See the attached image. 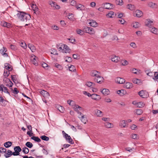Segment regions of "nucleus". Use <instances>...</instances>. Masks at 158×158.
Returning <instances> with one entry per match:
<instances>
[{
	"mask_svg": "<svg viewBox=\"0 0 158 158\" xmlns=\"http://www.w3.org/2000/svg\"><path fill=\"white\" fill-rule=\"evenodd\" d=\"M6 51V48L3 47V48L0 50V53L5 56L7 57L8 56L7 53L5 52Z\"/></svg>",
	"mask_w": 158,
	"mask_h": 158,
	"instance_id": "15",
	"label": "nucleus"
},
{
	"mask_svg": "<svg viewBox=\"0 0 158 158\" xmlns=\"http://www.w3.org/2000/svg\"><path fill=\"white\" fill-rule=\"evenodd\" d=\"M138 94L142 98H145V93L144 91L143 90H141L138 93Z\"/></svg>",
	"mask_w": 158,
	"mask_h": 158,
	"instance_id": "35",
	"label": "nucleus"
},
{
	"mask_svg": "<svg viewBox=\"0 0 158 158\" xmlns=\"http://www.w3.org/2000/svg\"><path fill=\"white\" fill-rule=\"evenodd\" d=\"M119 58L118 56H114L111 58V60L112 61L116 63L119 61Z\"/></svg>",
	"mask_w": 158,
	"mask_h": 158,
	"instance_id": "28",
	"label": "nucleus"
},
{
	"mask_svg": "<svg viewBox=\"0 0 158 158\" xmlns=\"http://www.w3.org/2000/svg\"><path fill=\"white\" fill-rule=\"evenodd\" d=\"M1 26L7 28H10L11 27V24L10 23H7L4 21L1 22Z\"/></svg>",
	"mask_w": 158,
	"mask_h": 158,
	"instance_id": "10",
	"label": "nucleus"
},
{
	"mask_svg": "<svg viewBox=\"0 0 158 158\" xmlns=\"http://www.w3.org/2000/svg\"><path fill=\"white\" fill-rule=\"evenodd\" d=\"M18 12L19 13L17 14V15L22 21H27L31 18V15H30L27 14L24 12Z\"/></svg>",
	"mask_w": 158,
	"mask_h": 158,
	"instance_id": "1",
	"label": "nucleus"
},
{
	"mask_svg": "<svg viewBox=\"0 0 158 158\" xmlns=\"http://www.w3.org/2000/svg\"><path fill=\"white\" fill-rule=\"evenodd\" d=\"M143 13L139 10H137L134 13V15L138 17H140L142 16Z\"/></svg>",
	"mask_w": 158,
	"mask_h": 158,
	"instance_id": "9",
	"label": "nucleus"
},
{
	"mask_svg": "<svg viewBox=\"0 0 158 158\" xmlns=\"http://www.w3.org/2000/svg\"><path fill=\"white\" fill-rule=\"evenodd\" d=\"M122 64L123 65H126L128 64V62L126 60H124L122 61Z\"/></svg>",
	"mask_w": 158,
	"mask_h": 158,
	"instance_id": "62",
	"label": "nucleus"
},
{
	"mask_svg": "<svg viewBox=\"0 0 158 158\" xmlns=\"http://www.w3.org/2000/svg\"><path fill=\"white\" fill-rule=\"evenodd\" d=\"M119 125L121 127H125L127 125V123L125 120H121L120 122Z\"/></svg>",
	"mask_w": 158,
	"mask_h": 158,
	"instance_id": "23",
	"label": "nucleus"
},
{
	"mask_svg": "<svg viewBox=\"0 0 158 158\" xmlns=\"http://www.w3.org/2000/svg\"><path fill=\"white\" fill-rule=\"evenodd\" d=\"M102 93L105 95H108L109 94L110 91L108 89H104L101 90Z\"/></svg>",
	"mask_w": 158,
	"mask_h": 158,
	"instance_id": "20",
	"label": "nucleus"
},
{
	"mask_svg": "<svg viewBox=\"0 0 158 158\" xmlns=\"http://www.w3.org/2000/svg\"><path fill=\"white\" fill-rule=\"evenodd\" d=\"M73 58L74 59H77L79 58V56L78 54H73Z\"/></svg>",
	"mask_w": 158,
	"mask_h": 158,
	"instance_id": "63",
	"label": "nucleus"
},
{
	"mask_svg": "<svg viewBox=\"0 0 158 158\" xmlns=\"http://www.w3.org/2000/svg\"><path fill=\"white\" fill-rule=\"evenodd\" d=\"M81 121L84 124L86 123V122L87 121V118L86 117H85L84 115H81Z\"/></svg>",
	"mask_w": 158,
	"mask_h": 158,
	"instance_id": "37",
	"label": "nucleus"
},
{
	"mask_svg": "<svg viewBox=\"0 0 158 158\" xmlns=\"http://www.w3.org/2000/svg\"><path fill=\"white\" fill-rule=\"evenodd\" d=\"M100 72L96 70H93L91 71L90 75L92 76H95V77H97L98 75H99Z\"/></svg>",
	"mask_w": 158,
	"mask_h": 158,
	"instance_id": "18",
	"label": "nucleus"
},
{
	"mask_svg": "<svg viewBox=\"0 0 158 158\" xmlns=\"http://www.w3.org/2000/svg\"><path fill=\"white\" fill-rule=\"evenodd\" d=\"M140 24L138 22H136L133 23V27L135 28H137L139 27Z\"/></svg>",
	"mask_w": 158,
	"mask_h": 158,
	"instance_id": "53",
	"label": "nucleus"
},
{
	"mask_svg": "<svg viewBox=\"0 0 158 158\" xmlns=\"http://www.w3.org/2000/svg\"><path fill=\"white\" fill-rule=\"evenodd\" d=\"M94 81L98 83L101 84L103 82L104 79L101 76L98 75L97 77L94 78Z\"/></svg>",
	"mask_w": 158,
	"mask_h": 158,
	"instance_id": "4",
	"label": "nucleus"
},
{
	"mask_svg": "<svg viewBox=\"0 0 158 158\" xmlns=\"http://www.w3.org/2000/svg\"><path fill=\"white\" fill-rule=\"evenodd\" d=\"M137 106L139 108H142L145 105V104L141 102H139L138 103H137Z\"/></svg>",
	"mask_w": 158,
	"mask_h": 158,
	"instance_id": "41",
	"label": "nucleus"
},
{
	"mask_svg": "<svg viewBox=\"0 0 158 158\" xmlns=\"http://www.w3.org/2000/svg\"><path fill=\"white\" fill-rule=\"evenodd\" d=\"M15 152H13V156H16L19 155V152L21 151L22 149L19 146H15L14 148Z\"/></svg>",
	"mask_w": 158,
	"mask_h": 158,
	"instance_id": "2",
	"label": "nucleus"
},
{
	"mask_svg": "<svg viewBox=\"0 0 158 158\" xmlns=\"http://www.w3.org/2000/svg\"><path fill=\"white\" fill-rule=\"evenodd\" d=\"M78 109L80 110L82 109V108L78 106H76V107H75V111H76L78 114H79L80 115H81V114H82L81 112L79 111Z\"/></svg>",
	"mask_w": 158,
	"mask_h": 158,
	"instance_id": "30",
	"label": "nucleus"
},
{
	"mask_svg": "<svg viewBox=\"0 0 158 158\" xmlns=\"http://www.w3.org/2000/svg\"><path fill=\"white\" fill-rule=\"evenodd\" d=\"M114 7V5L111 3H106L104 4L103 8L107 9H111Z\"/></svg>",
	"mask_w": 158,
	"mask_h": 158,
	"instance_id": "6",
	"label": "nucleus"
},
{
	"mask_svg": "<svg viewBox=\"0 0 158 158\" xmlns=\"http://www.w3.org/2000/svg\"><path fill=\"white\" fill-rule=\"evenodd\" d=\"M115 81L118 84H123L125 82V80L123 78L118 77L115 80Z\"/></svg>",
	"mask_w": 158,
	"mask_h": 158,
	"instance_id": "12",
	"label": "nucleus"
},
{
	"mask_svg": "<svg viewBox=\"0 0 158 158\" xmlns=\"http://www.w3.org/2000/svg\"><path fill=\"white\" fill-rule=\"evenodd\" d=\"M31 7L34 11H36L38 9V8L35 4H32Z\"/></svg>",
	"mask_w": 158,
	"mask_h": 158,
	"instance_id": "51",
	"label": "nucleus"
},
{
	"mask_svg": "<svg viewBox=\"0 0 158 158\" xmlns=\"http://www.w3.org/2000/svg\"><path fill=\"white\" fill-rule=\"evenodd\" d=\"M52 52H51V54H53L54 55H58V53L57 52V51L55 49H51Z\"/></svg>",
	"mask_w": 158,
	"mask_h": 158,
	"instance_id": "55",
	"label": "nucleus"
},
{
	"mask_svg": "<svg viewBox=\"0 0 158 158\" xmlns=\"http://www.w3.org/2000/svg\"><path fill=\"white\" fill-rule=\"evenodd\" d=\"M8 89H7V88L6 87H5L4 86V87L3 88V90L2 91V93L3 92H4V93L8 94L9 95H10V93L8 92Z\"/></svg>",
	"mask_w": 158,
	"mask_h": 158,
	"instance_id": "48",
	"label": "nucleus"
},
{
	"mask_svg": "<svg viewBox=\"0 0 158 158\" xmlns=\"http://www.w3.org/2000/svg\"><path fill=\"white\" fill-rule=\"evenodd\" d=\"M125 86L127 88L130 89L132 87V84L131 83L127 82L125 84Z\"/></svg>",
	"mask_w": 158,
	"mask_h": 158,
	"instance_id": "33",
	"label": "nucleus"
},
{
	"mask_svg": "<svg viewBox=\"0 0 158 158\" xmlns=\"http://www.w3.org/2000/svg\"><path fill=\"white\" fill-rule=\"evenodd\" d=\"M12 144V143L10 141H8L4 143V146L6 148H8L10 147Z\"/></svg>",
	"mask_w": 158,
	"mask_h": 158,
	"instance_id": "31",
	"label": "nucleus"
},
{
	"mask_svg": "<svg viewBox=\"0 0 158 158\" xmlns=\"http://www.w3.org/2000/svg\"><path fill=\"white\" fill-rule=\"evenodd\" d=\"M154 77L153 78V79L155 80H156L158 79V72H155L154 73Z\"/></svg>",
	"mask_w": 158,
	"mask_h": 158,
	"instance_id": "49",
	"label": "nucleus"
},
{
	"mask_svg": "<svg viewBox=\"0 0 158 158\" xmlns=\"http://www.w3.org/2000/svg\"><path fill=\"white\" fill-rule=\"evenodd\" d=\"M56 107L60 112L62 113H63L64 112V108L62 106L57 105L56 106Z\"/></svg>",
	"mask_w": 158,
	"mask_h": 158,
	"instance_id": "22",
	"label": "nucleus"
},
{
	"mask_svg": "<svg viewBox=\"0 0 158 158\" xmlns=\"http://www.w3.org/2000/svg\"><path fill=\"white\" fill-rule=\"evenodd\" d=\"M10 48L13 50H15L17 49L16 46L15 45L11 44L10 46Z\"/></svg>",
	"mask_w": 158,
	"mask_h": 158,
	"instance_id": "61",
	"label": "nucleus"
},
{
	"mask_svg": "<svg viewBox=\"0 0 158 158\" xmlns=\"http://www.w3.org/2000/svg\"><path fill=\"white\" fill-rule=\"evenodd\" d=\"M71 49L67 45H63V48L62 50V52L63 53H67L70 52Z\"/></svg>",
	"mask_w": 158,
	"mask_h": 158,
	"instance_id": "7",
	"label": "nucleus"
},
{
	"mask_svg": "<svg viewBox=\"0 0 158 158\" xmlns=\"http://www.w3.org/2000/svg\"><path fill=\"white\" fill-rule=\"evenodd\" d=\"M11 78L12 80L15 83H19L16 75H11Z\"/></svg>",
	"mask_w": 158,
	"mask_h": 158,
	"instance_id": "24",
	"label": "nucleus"
},
{
	"mask_svg": "<svg viewBox=\"0 0 158 158\" xmlns=\"http://www.w3.org/2000/svg\"><path fill=\"white\" fill-rule=\"evenodd\" d=\"M23 152L25 154H27L29 152V150L28 148L24 147L22 148Z\"/></svg>",
	"mask_w": 158,
	"mask_h": 158,
	"instance_id": "39",
	"label": "nucleus"
},
{
	"mask_svg": "<svg viewBox=\"0 0 158 158\" xmlns=\"http://www.w3.org/2000/svg\"><path fill=\"white\" fill-rule=\"evenodd\" d=\"M126 93V91L123 89L118 90L117 92V94L121 96H123Z\"/></svg>",
	"mask_w": 158,
	"mask_h": 158,
	"instance_id": "21",
	"label": "nucleus"
},
{
	"mask_svg": "<svg viewBox=\"0 0 158 158\" xmlns=\"http://www.w3.org/2000/svg\"><path fill=\"white\" fill-rule=\"evenodd\" d=\"M25 145L26 146L29 148H31L33 146V144L29 142H27L25 144Z\"/></svg>",
	"mask_w": 158,
	"mask_h": 158,
	"instance_id": "43",
	"label": "nucleus"
},
{
	"mask_svg": "<svg viewBox=\"0 0 158 158\" xmlns=\"http://www.w3.org/2000/svg\"><path fill=\"white\" fill-rule=\"evenodd\" d=\"M76 7L77 9H80V10H82L84 9V6L81 4H79L78 5H76Z\"/></svg>",
	"mask_w": 158,
	"mask_h": 158,
	"instance_id": "32",
	"label": "nucleus"
},
{
	"mask_svg": "<svg viewBox=\"0 0 158 158\" xmlns=\"http://www.w3.org/2000/svg\"><path fill=\"white\" fill-rule=\"evenodd\" d=\"M127 7L130 10H134L135 7L134 5L130 4L127 5Z\"/></svg>",
	"mask_w": 158,
	"mask_h": 158,
	"instance_id": "34",
	"label": "nucleus"
},
{
	"mask_svg": "<svg viewBox=\"0 0 158 158\" xmlns=\"http://www.w3.org/2000/svg\"><path fill=\"white\" fill-rule=\"evenodd\" d=\"M10 89L13 91V93L14 94H17L19 92V91L16 88H15L13 90L12 88H11Z\"/></svg>",
	"mask_w": 158,
	"mask_h": 158,
	"instance_id": "56",
	"label": "nucleus"
},
{
	"mask_svg": "<svg viewBox=\"0 0 158 158\" xmlns=\"http://www.w3.org/2000/svg\"><path fill=\"white\" fill-rule=\"evenodd\" d=\"M115 2L116 4L122 6L123 4V2L122 0H116Z\"/></svg>",
	"mask_w": 158,
	"mask_h": 158,
	"instance_id": "44",
	"label": "nucleus"
},
{
	"mask_svg": "<svg viewBox=\"0 0 158 158\" xmlns=\"http://www.w3.org/2000/svg\"><path fill=\"white\" fill-rule=\"evenodd\" d=\"M9 74V71H7V70H6V71L5 70L3 75L5 78H6L8 76Z\"/></svg>",
	"mask_w": 158,
	"mask_h": 158,
	"instance_id": "54",
	"label": "nucleus"
},
{
	"mask_svg": "<svg viewBox=\"0 0 158 158\" xmlns=\"http://www.w3.org/2000/svg\"><path fill=\"white\" fill-rule=\"evenodd\" d=\"M6 149L5 148H0V152L1 153H6Z\"/></svg>",
	"mask_w": 158,
	"mask_h": 158,
	"instance_id": "59",
	"label": "nucleus"
},
{
	"mask_svg": "<svg viewBox=\"0 0 158 158\" xmlns=\"http://www.w3.org/2000/svg\"><path fill=\"white\" fill-rule=\"evenodd\" d=\"M35 55L31 56V61L32 63L34 65L37 66L38 65V63L37 62V58Z\"/></svg>",
	"mask_w": 158,
	"mask_h": 158,
	"instance_id": "5",
	"label": "nucleus"
},
{
	"mask_svg": "<svg viewBox=\"0 0 158 158\" xmlns=\"http://www.w3.org/2000/svg\"><path fill=\"white\" fill-rule=\"evenodd\" d=\"M40 93L44 98H48L49 96V93L47 91L44 90L41 91Z\"/></svg>",
	"mask_w": 158,
	"mask_h": 158,
	"instance_id": "11",
	"label": "nucleus"
},
{
	"mask_svg": "<svg viewBox=\"0 0 158 158\" xmlns=\"http://www.w3.org/2000/svg\"><path fill=\"white\" fill-rule=\"evenodd\" d=\"M132 81L135 84H138L140 82V80L136 78L133 79Z\"/></svg>",
	"mask_w": 158,
	"mask_h": 158,
	"instance_id": "50",
	"label": "nucleus"
},
{
	"mask_svg": "<svg viewBox=\"0 0 158 158\" xmlns=\"http://www.w3.org/2000/svg\"><path fill=\"white\" fill-rule=\"evenodd\" d=\"M84 31H85L86 32L90 34H94L95 33V31L93 28L88 27H86L84 28Z\"/></svg>",
	"mask_w": 158,
	"mask_h": 158,
	"instance_id": "3",
	"label": "nucleus"
},
{
	"mask_svg": "<svg viewBox=\"0 0 158 158\" xmlns=\"http://www.w3.org/2000/svg\"><path fill=\"white\" fill-rule=\"evenodd\" d=\"M85 85L88 87H91L93 88V87H92V82H91L89 81L87 82L85 84Z\"/></svg>",
	"mask_w": 158,
	"mask_h": 158,
	"instance_id": "57",
	"label": "nucleus"
},
{
	"mask_svg": "<svg viewBox=\"0 0 158 158\" xmlns=\"http://www.w3.org/2000/svg\"><path fill=\"white\" fill-rule=\"evenodd\" d=\"M69 71L72 72H74L76 70L75 67L73 65H71L70 66H69Z\"/></svg>",
	"mask_w": 158,
	"mask_h": 158,
	"instance_id": "45",
	"label": "nucleus"
},
{
	"mask_svg": "<svg viewBox=\"0 0 158 158\" xmlns=\"http://www.w3.org/2000/svg\"><path fill=\"white\" fill-rule=\"evenodd\" d=\"M90 21V22L89 23V24L91 26L94 27H95L97 26V23L96 22L93 20H91Z\"/></svg>",
	"mask_w": 158,
	"mask_h": 158,
	"instance_id": "19",
	"label": "nucleus"
},
{
	"mask_svg": "<svg viewBox=\"0 0 158 158\" xmlns=\"http://www.w3.org/2000/svg\"><path fill=\"white\" fill-rule=\"evenodd\" d=\"M83 93L84 94L87 95L89 97H91L92 95L91 94L89 93H88V92L86 91H83Z\"/></svg>",
	"mask_w": 158,
	"mask_h": 158,
	"instance_id": "64",
	"label": "nucleus"
},
{
	"mask_svg": "<svg viewBox=\"0 0 158 158\" xmlns=\"http://www.w3.org/2000/svg\"><path fill=\"white\" fill-rule=\"evenodd\" d=\"M12 155H13V153L10 150H8L7 151V153H5L4 156L6 158H8Z\"/></svg>",
	"mask_w": 158,
	"mask_h": 158,
	"instance_id": "16",
	"label": "nucleus"
},
{
	"mask_svg": "<svg viewBox=\"0 0 158 158\" xmlns=\"http://www.w3.org/2000/svg\"><path fill=\"white\" fill-rule=\"evenodd\" d=\"M68 103L70 105L73 106L74 104V102L72 100H69L67 101Z\"/></svg>",
	"mask_w": 158,
	"mask_h": 158,
	"instance_id": "60",
	"label": "nucleus"
},
{
	"mask_svg": "<svg viewBox=\"0 0 158 158\" xmlns=\"http://www.w3.org/2000/svg\"><path fill=\"white\" fill-rule=\"evenodd\" d=\"M5 68L6 69H8L9 71H11L12 70V68L11 67L10 65L8 63H6L5 64Z\"/></svg>",
	"mask_w": 158,
	"mask_h": 158,
	"instance_id": "26",
	"label": "nucleus"
},
{
	"mask_svg": "<svg viewBox=\"0 0 158 158\" xmlns=\"http://www.w3.org/2000/svg\"><path fill=\"white\" fill-rule=\"evenodd\" d=\"M105 125L106 127L109 128H111L112 126H113L112 124L108 122H106L105 123Z\"/></svg>",
	"mask_w": 158,
	"mask_h": 158,
	"instance_id": "42",
	"label": "nucleus"
},
{
	"mask_svg": "<svg viewBox=\"0 0 158 158\" xmlns=\"http://www.w3.org/2000/svg\"><path fill=\"white\" fill-rule=\"evenodd\" d=\"M76 32L77 34L81 35L84 34V31H82L81 30L79 29H77L76 30Z\"/></svg>",
	"mask_w": 158,
	"mask_h": 158,
	"instance_id": "40",
	"label": "nucleus"
},
{
	"mask_svg": "<svg viewBox=\"0 0 158 158\" xmlns=\"http://www.w3.org/2000/svg\"><path fill=\"white\" fill-rule=\"evenodd\" d=\"M55 66L60 70H61L63 69V67L61 65L58 64V63H56L55 64Z\"/></svg>",
	"mask_w": 158,
	"mask_h": 158,
	"instance_id": "52",
	"label": "nucleus"
},
{
	"mask_svg": "<svg viewBox=\"0 0 158 158\" xmlns=\"http://www.w3.org/2000/svg\"><path fill=\"white\" fill-rule=\"evenodd\" d=\"M31 139L37 142H39L41 141L40 139L37 136H33L31 137Z\"/></svg>",
	"mask_w": 158,
	"mask_h": 158,
	"instance_id": "27",
	"label": "nucleus"
},
{
	"mask_svg": "<svg viewBox=\"0 0 158 158\" xmlns=\"http://www.w3.org/2000/svg\"><path fill=\"white\" fill-rule=\"evenodd\" d=\"M40 138L43 140L45 141H48L49 140V138L45 135H42L40 137Z\"/></svg>",
	"mask_w": 158,
	"mask_h": 158,
	"instance_id": "38",
	"label": "nucleus"
},
{
	"mask_svg": "<svg viewBox=\"0 0 158 158\" xmlns=\"http://www.w3.org/2000/svg\"><path fill=\"white\" fill-rule=\"evenodd\" d=\"M114 13L113 11H110L106 15H107L110 18H112V16L114 15Z\"/></svg>",
	"mask_w": 158,
	"mask_h": 158,
	"instance_id": "58",
	"label": "nucleus"
},
{
	"mask_svg": "<svg viewBox=\"0 0 158 158\" xmlns=\"http://www.w3.org/2000/svg\"><path fill=\"white\" fill-rule=\"evenodd\" d=\"M136 110L135 113H136V114L138 115H140L141 114L143 113V111L142 110L140 109H137L135 110Z\"/></svg>",
	"mask_w": 158,
	"mask_h": 158,
	"instance_id": "46",
	"label": "nucleus"
},
{
	"mask_svg": "<svg viewBox=\"0 0 158 158\" xmlns=\"http://www.w3.org/2000/svg\"><path fill=\"white\" fill-rule=\"evenodd\" d=\"M91 97L92 99L96 100H98L101 98V97L99 95L94 94H92Z\"/></svg>",
	"mask_w": 158,
	"mask_h": 158,
	"instance_id": "13",
	"label": "nucleus"
},
{
	"mask_svg": "<svg viewBox=\"0 0 158 158\" xmlns=\"http://www.w3.org/2000/svg\"><path fill=\"white\" fill-rule=\"evenodd\" d=\"M153 22L151 20L149 19H148L145 22V25L146 26L151 27L152 26V23H153Z\"/></svg>",
	"mask_w": 158,
	"mask_h": 158,
	"instance_id": "14",
	"label": "nucleus"
},
{
	"mask_svg": "<svg viewBox=\"0 0 158 158\" xmlns=\"http://www.w3.org/2000/svg\"><path fill=\"white\" fill-rule=\"evenodd\" d=\"M148 6H149L153 8H156L157 7V5L155 3H153L152 2H150L148 4Z\"/></svg>",
	"mask_w": 158,
	"mask_h": 158,
	"instance_id": "36",
	"label": "nucleus"
},
{
	"mask_svg": "<svg viewBox=\"0 0 158 158\" xmlns=\"http://www.w3.org/2000/svg\"><path fill=\"white\" fill-rule=\"evenodd\" d=\"M6 101L4 100L2 96H0V104L3 106H5L6 104L5 102Z\"/></svg>",
	"mask_w": 158,
	"mask_h": 158,
	"instance_id": "25",
	"label": "nucleus"
},
{
	"mask_svg": "<svg viewBox=\"0 0 158 158\" xmlns=\"http://www.w3.org/2000/svg\"><path fill=\"white\" fill-rule=\"evenodd\" d=\"M64 138L70 144H73L74 143V142L73 141L70 136L68 134L67 135L65 134V136Z\"/></svg>",
	"mask_w": 158,
	"mask_h": 158,
	"instance_id": "8",
	"label": "nucleus"
},
{
	"mask_svg": "<svg viewBox=\"0 0 158 158\" xmlns=\"http://www.w3.org/2000/svg\"><path fill=\"white\" fill-rule=\"evenodd\" d=\"M151 32L155 34H158V29L154 27H152L150 29Z\"/></svg>",
	"mask_w": 158,
	"mask_h": 158,
	"instance_id": "29",
	"label": "nucleus"
},
{
	"mask_svg": "<svg viewBox=\"0 0 158 158\" xmlns=\"http://www.w3.org/2000/svg\"><path fill=\"white\" fill-rule=\"evenodd\" d=\"M95 113H96V114H97V115L98 116H102V111H100V110H97L95 111Z\"/></svg>",
	"mask_w": 158,
	"mask_h": 158,
	"instance_id": "47",
	"label": "nucleus"
},
{
	"mask_svg": "<svg viewBox=\"0 0 158 158\" xmlns=\"http://www.w3.org/2000/svg\"><path fill=\"white\" fill-rule=\"evenodd\" d=\"M5 81L6 82H8V84H6V85L7 86L9 87H11L13 85V83L9 79L7 78L6 79Z\"/></svg>",
	"mask_w": 158,
	"mask_h": 158,
	"instance_id": "17",
	"label": "nucleus"
}]
</instances>
